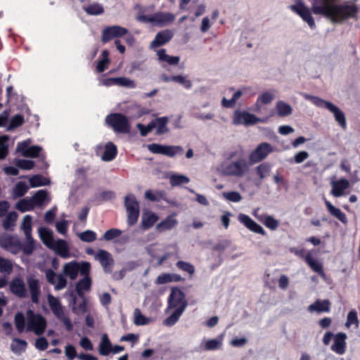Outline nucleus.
<instances>
[{"mask_svg":"<svg viewBox=\"0 0 360 360\" xmlns=\"http://www.w3.org/2000/svg\"><path fill=\"white\" fill-rule=\"evenodd\" d=\"M259 120L254 115L245 111L236 110L234 112L233 122L234 124L250 125L258 122Z\"/></svg>","mask_w":360,"mask_h":360,"instance_id":"obj_15","label":"nucleus"},{"mask_svg":"<svg viewBox=\"0 0 360 360\" xmlns=\"http://www.w3.org/2000/svg\"><path fill=\"white\" fill-rule=\"evenodd\" d=\"M18 214L15 212H9L3 221V226L6 230H12L15 226L18 219Z\"/></svg>","mask_w":360,"mask_h":360,"instance_id":"obj_42","label":"nucleus"},{"mask_svg":"<svg viewBox=\"0 0 360 360\" xmlns=\"http://www.w3.org/2000/svg\"><path fill=\"white\" fill-rule=\"evenodd\" d=\"M271 169V165L268 163H262L256 167L257 174L261 179L269 176Z\"/></svg>","mask_w":360,"mask_h":360,"instance_id":"obj_57","label":"nucleus"},{"mask_svg":"<svg viewBox=\"0 0 360 360\" xmlns=\"http://www.w3.org/2000/svg\"><path fill=\"white\" fill-rule=\"evenodd\" d=\"M273 151V147L267 143L259 144L250 155L249 159L251 163H257Z\"/></svg>","mask_w":360,"mask_h":360,"instance_id":"obj_11","label":"nucleus"},{"mask_svg":"<svg viewBox=\"0 0 360 360\" xmlns=\"http://www.w3.org/2000/svg\"><path fill=\"white\" fill-rule=\"evenodd\" d=\"M183 311V307L176 309L164 321V324L169 326H173L179 320Z\"/></svg>","mask_w":360,"mask_h":360,"instance_id":"obj_50","label":"nucleus"},{"mask_svg":"<svg viewBox=\"0 0 360 360\" xmlns=\"http://www.w3.org/2000/svg\"><path fill=\"white\" fill-rule=\"evenodd\" d=\"M31 140L27 139L17 145V151L26 158H37L42 148L38 146H30Z\"/></svg>","mask_w":360,"mask_h":360,"instance_id":"obj_12","label":"nucleus"},{"mask_svg":"<svg viewBox=\"0 0 360 360\" xmlns=\"http://www.w3.org/2000/svg\"><path fill=\"white\" fill-rule=\"evenodd\" d=\"M28 191V186L25 182H18L13 188V195L14 198H19L23 196Z\"/></svg>","mask_w":360,"mask_h":360,"instance_id":"obj_55","label":"nucleus"},{"mask_svg":"<svg viewBox=\"0 0 360 360\" xmlns=\"http://www.w3.org/2000/svg\"><path fill=\"white\" fill-rule=\"evenodd\" d=\"M290 8L297 13L311 28L316 27L315 22L311 16L310 10L306 7L303 4L299 3L290 6Z\"/></svg>","mask_w":360,"mask_h":360,"instance_id":"obj_16","label":"nucleus"},{"mask_svg":"<svg viewBox=\"0 0 360 360\" xmlns=\"http://www.w3.org/2000/svg\"><path fill=\"white\" fill-rule=\"evenodd\" d=\"M330 303L328 300H317L314 304L309 306L308 310L310 312H328L330 310Z\"/></svg>","mask_w":360,"mask_h":360,"instance_id":"obj_32","label":"nucleus"},{"mask_svg":"<svg viewBox=\"0 0 360 360\" xmlns=\"http://www.w3.org/2000/svg\"><path fill=\"white\" fill-rule=\"evenodd\" d=\"M221 169L226 175L240 177L248 171V164L245 159L241 158L236 162L224 163Z\"/></svg>","mask_w":360,"mask_h":360,"instance_id":"obj_7","label":"nucleus"},{"mask_svg":"<svg viewBox=\"0 0 360 360\" xmlns=\"http://www.w3.org/2000/svg\"><path fill=\"white\" fill-rule=\"evenodd\" d=\"M186 307V302L184 300V293L179 289H172L169 298V307L175 309L183 307L184 310Z\"/></svg>","mask_w":360,"mask_h":360,"instance_id":"obj_19","label":"nucleus"},{"mask_svg":"<svg viewBox=\"0 0 360 360\" xmlns=\"http://www.w3.org/2000/svg\"><path fill=\"white\" fill-rule=\"evenodd\" d=\"M136 20L141 22L151 23L158 27H165L169 25L175 19V15L169 12H158L152 15H146V8L136 6Z\"/></svg>","mask_w":360,"mask_h":360,"instance_id":"obj_2","label":"nucleus"},{"mask_svg":"<svg viewBox=\"0 0 360 360\" xmlns=\"http://www.w3.org/2000/svg\"><path fill=\"white\" fill-rule=\"evenodd\" d=\"M274 94L271 91H266L261 94L255 105L254 110L256 112L260 111L261 105L271 103L274 98Z\"/></svg>","mask_w":360,"mask_h":360,"instance_id":"obj_31","label":"nucleus"},{"mask_svg":"<svg viewBox=\"0 0 360 360\" xmlns=\"http://www.w3.org/2000/svg\"><path fill=\"white\" fill-rule=\"evenodd\" d=\"M9 287L11 292L20 298H25L27 296L26 285L22 278H13L11 281Z\"/></svg>","mask_w":360,"mask_h":360,"instance_id":"obj_20","label":"nucleus"},{"mask_svg":"<svg viewBox=\"0 0 360 360\" xmlns=\"http://www.w3.org/2000/svg\"><path fill=\"white\" fill-rule=\"evenodd\" d=\"M39 236L43 243L48 247L50 248L53 242L56 240L53 238V232L44 227H41L38 230Z\"/></svg>","mask_w":360,"mask_h":360,"instance_id":"obj_34","label":"nucleus"},{"mask_svg":"<svg viewBox=\"0 0 360 360\" xmlns=\"http://www.w3.org/2000/svg\"><path fill=\"white\" fill-rule=\"evenodd\" d=\"M276 108L278 115L282 117L289 115L292 112L291 107L283 101H278Z\"/></svg>","mask_w":360,"mask_h":360,"instance_id":"obj_51","label":"nucleus"},{"mask_svg":"<svg viewBox=\"0 0 360 360\" xmlns=\"http://www.w3.org/2000/svg\"><path fill=\"white\" fill-rule=\"evenodd\" d=\"M8 136L0 135V159L4 158L8 153Z\"/></svg>","mask_w":360,"mask_h":360,"instance_id":"obj_58","label":"nucleus"},{"mask_svg":"<svg viewBox=\"0 0 360 360\" xmlns=\"http://www.w3.org/2000/svg\"><path fill=\"white\" fill-rule=\"evenodd\" d=\"M177 224V220L174 218V215L169 216L164 221H161L157 225L156 229L162 232L169 230Z\"/></svg>","mask_w":360,"mask_h":360,"instance_id":"obj_37","label":"nucleus"},{"mask_svg":"<svg viewBox=\"0 0 360 360\" xmlns=\"http://www.w3.org/2000/svg\"><path fill=\"white\" fill-rule=\"evenodd\" d=\"M134 323L136 326L146 325L150 322V319L146 317L141 314L139 309H136L134 312Z\"/></svg>","mask_w":360,"mask_h":360,"instance_id":"obj_54","label":"nucleus"},{"mask_svg":"<svg viewBox=\"0 0 360 360\" xmlns=\"http://www.w3.org/2000/svg\"><path fill=\"white\" fill-rule=\"evenodd\" d=\"M117 155V148L111 142L108 143L105 146L103 155H102V160L104 161H111Z\"/></svg>","mask_w":360,"mask_h":360,"instance_id":"obj_38","label":"nucleus"},{"mask_svg":"<svg viewBox=\"0 0 360 360\" xmlns=\"http://www.w3.org/2000/svg\"><path fill=\"white\" fill-rule=\"evenodd\" d=\"M147 147L153 153L162 154L169 157H173L183 152V149L179 146H167L158 143H152L148 145Z\"/></svg>","mask_w":360,"mask_h":360,"instance_id":"obj_13","label":"nucleus"},{"mask_svg":"<svg viewBox=\"0 0 360 360\" xmlns=\"http://www.w3.org/2000/svg\"><path fill=\"white\" fill-rule=\"evenodd\" d=\"M102 58L98 61L96 70L98 72H103L107 68L110 63L109 60V51L104 50L101 54Z\"/></svg>","mask_w":360,"mask_h":360,"instance_id":"obj_47","label":"nucleus"},{"mask_svg":"<svg viewBox=\"0 0 360 360\" xmlns=\"http://www.w3.org/2000/svg\"><path fill=\"white\" fill-rule=\"evenodd\" d=\"M345 326L347 328H349L352 326H354L355 328L359 327V320L356 310L352 309L348 313Z\"/></svg>","mask_w":360,"mask_h":360,"instance_id":"obj_56","label":"nucleus"},{"mask_svg":"<svg viewBox=\"0 0 360 360\" xmlns=\"http://www.w3.org/2000/svg\"><path fill=\"white\" fill-rule=\"evenodd\" d=\"M48 193L44 190L38 191L31 199L33 200L34 207L43 205L47 200Z\"/></svg>","mask_w":360,"mask_h":360,"instance_id":"obj_43","label":"nucleus"},{"mask_svg":"<svg viewBox=\"0 0 360 360\" xmlns=\"http://www.w3.org/2000/svg\"><path fill=\"white\" fill-rule=\"evenodd\" d=\"M165 81H174L175 82L179 83L182 84L185 88H190L191 86V82L190 80L187 79L186 77L178 75V76H173L170 78L165 77Z\"/></svg>","mask_w":360,"mask_h":360,"instance_id":"obj_61","label":"nucleus"},{"mask_svg":"<svg viewBox=\"0 0 360 360\" xmlns=\"http://www.w3.org/2000/svg\"><path fill=\"white\" fill-rule=\"evenodd\" d=\"M223 341V335L217 339L208 340L205 342V350H215L221 347Z\"/></svg>","mask_w":360,"mask_h":360,"instance_id":"obj_48","label":"nucleus"},{"mask_svg":"<svg viewBox=\"0 0 360 360\" xmlns=\"http://www.w3.org/2000/svg\"><path fill=\"white\" fill-rule=\"evenodd\" d=\"M304 96L306 98L310 100L316 106L326 108L333 112L336 121L338 122L340 125L344 129L346 128V120L345 115L337 106L333 105L332 103L323 101L316 96H311L308 95H305Z\"/></svg>","mask_w":360,"mask_h":360,"instance_id":"obj_5","label":"nucleus"},{"mask_svg":"<svg viewBox=\"0 0 360 360\" xmlns=\"http://www.w3.org/2000/svg\"><path fill=\"white\" fill-rule=\"evenodd\" d=\"M27 345L25 340L15 338L11 342V348L14 353L20 354L25 351Z\"/></svg>","mask_w":360,"mask_h":360,"instance_id":"obj_44","label":"nucleus"},{"mask_svg":"<svg viewBox=\"0 0 360 360\" xmlns=\"http://www.w3.org/2000/svg\"><path fill=\"white\" fill-rule=\"evenodd\" d=\"M158 59L162 62H166L169 65H176L179 62V57L170 56L166 53L165 49H160L157 51Z\"/></svg>","mask_w":360,"mask_h":360,"instance_id":"obj_40","label":"nucleus"},{"mask_svg":"<svg viewBox=\"0 0 360 360\" xmlns=\"http://www.w3.org/2000/svg\"><path fill=\"white\" fill-rule=\"evenodd\" d=\"M12 270V262L6 258L0 257V273L10 274Z\"/></svg>","mask_w":360,"mask_h":360,"instance_id":"obj_53","label":"nucleus"},{"mask_svg":"<svg viewBox=\"0 0 360 360\" xmlns=\"http://www.w3.org/2000/svg\"><path fill=\"white\" fill-rule=\"evenodd\" d=\"M16 209L21 212L31 211L34 208L33 200L31 198H25L19 200L15 206Z\"/></svg>","mask_w":360,"mask_h":360,"instance_id":"obj_41","label":"nucleus"},{"mask_svg":"<svg viewBox=\"0 0 360 360\" xmlns=\"http://www.w3.org/2000/svg\"><path fill=\"white\" fill-rule=\"evenodd\" d=\"M169 180L172 186H176L189 182V179L181 174H172L170 176Z\"/></svg>","mask_w":360,"mask_h":360,"instance_id":"obj_59","label":"nucleus"},{"mask_svg":"<svg viewBox=\"0 0 360 360\" xmlns=\"http://www.w3.org/2000/svg\"><path fill=\"white\" fill-rule=\"evenodd\" d=\"M0 246L13 254L18 253L22 248L20 240L8 234H3L0 237Z\"/></svg>","mask_w":360,"mask_h":360,"instance_id":"obj_10","label":"nucleus"},{"mask_svg":"<svg viewBox=\"0 0 360 360\" xmlns=\"http://www.w3.org/2000/svg\"><path fill=\"white\" fill-rule=\"evenodd\" d=\"M124 205L127 212L128 224L131 226L136 224L139 217V205L135 196L129 194L125 197Z\"/></svg>","mask_w":360,"mask_h":360,"instance_id":"obj_8","label":"nucleus"},{"mask_svg":"<svg viewBox=\"0 0 360 360\" xmlns=\"http://www.w3.org/2000/svg\"><path fill=\"white\" fill-rule=\"evenodd\" d=\"M83 8L88 14L90 15H99L103 13L104 11L103 6L97 3L84 6Z\"/></svg>","mask_w":360,"mask_h":360,"instance_id":"obj_52","label":"nucleus"},{"mask_svg":"<svg viewBox=\"0 0 360 360\" xmlns=\"http://www.w3.org/2000/svg\"><path fill=\"white\" fill-rule=\"evenodd\" d=\"M95 259L98 261L106 273H110L114 264L112 255L104 250H99L95 255Z\"/></svg>","mask_w":360,"mask_h":360,"instance_id":"obj_17","label":"nucleus"},{"mask_svg":"<svg viewBox=\"0 0 360 360\" xmlns=\"http://www.w3.org/2000/svg\"><path fill=\"white\" fill-rule=\"evenodd\" d=\"M346 338L345 333H339L333 337L334 342L331 345V349L338 354H342L345 352Z\"/></svg>","mask_w":360,"mask_h":360,"instance_id":"obj_24","label":"nucleus"},{"mask_svg":"<svg viewBox=\"0 0 360 360\" xmlns=\"http://www.w3.org/2000/svg\"><path fill=\"white\" fill-rule=\"evenodd\" d=\"M128 30L120 26H110L105 28L102 34V41L106 43L114 38H118L125 35Z\"/></svg>","mask_w":360,"mask_h":360,"instance_id":"obj_14","label":"nucleus"},{"mask_svg":"<svg viewBox=\"0 0 360 360\" xmlns=\"http://www.w3.org/2000/svg\"><path fill=\"white\" fill-rule=\"evenodd\" d=\"M324 202L327 210L332 216L337 218L343 224H346L347 222L346 214L344 212H342L339 208L333 206L332 203L327 200L326 199H324Z\"/></svg>","mask_w":360,"mask_h":360,"instance_id":"obj_30","label":"nucleus"},{"mask_svg":"<svg viewBox=\"0 0 360 360\" xmlns=\"http://www.w3.org/2000/svg\"><path fill=\"white\" fill-rule=\"evenodd\" d=\"M105 122L117 132L127 134L130 131L129 120L121 113H114L107 116Z\"/></svg>","mask_w":360,"mask_h":360,"instance_id":"obj_6","label":"nucleus"},{"mask_svg":"<svg viewBox=\"0 0 360 360\" xmlns=\"http://www.w3.org/2000/svg\"><path fill=\"white\" fill-rule=\"evenodd\" d=\"M304 260L314 271L318 273L322 277H325L322 264L314 258L310 252H307V255H304Z\"/></svg>","mask_w":360,"mask_h":360,"instance_id":"obj_28","label":"nucleus"},{"mask_svg":"<svg viewBox=\"0 0 360 360\" xmlns=\"http://www.w3.org/2000/svg\"><path fill=\"white\" fill-rule=\"evenodd\" d=\"M46 277L49 283L54 285L56 290H60L67 286V280L62 274H56L53 270L46 271Z\"/></svg>","mask_w":360,"mask_h":360,"instance_id":"obj_18","label":"nucleus"},{"mask_svg":"<svg viewBox=\"0 0 360 360\" xmlns=\"http://www.w3.org/2000/svg\"><path fill=\"white\" fill-rule=\"evenodd\" d=\"M311 11L313 13L322 15L333 22H342L355 17L358 8L351 1L335 4V0H311Z\"/></svg>","mask_w":360,"mask_h":360,"instance_id":"obj_1","label":"nucleus"},{"mask_svg":"<svg viewBox=\"0 0 360 360\" xmlns=\"http://www.w3.org/2000/svg\"><path fill=\"white\" fill-rule=\"evenodd\" d=\"M258 219L271 230L276 229L279 224L276 219L269 215H262L258 217Z\"/></svg>","mask_w":360,"mask_h":360,"instance_id":"obj_45","label":"nucleus"},{"mask_svg":"<svg viewBox=\"0 0 360 360\" xmlns=\"http://www.w3.org/2000/svg\"><path fill=\"white\" fill-rule=\"evenodd\" d=\"M158 220V217L153 212L147 211L142 215V226L144 229H148L153 226Z\"/></svg>","mask_w":360,"mask_h":360,"instance_id":"obj_33","label":"nucleus"},{"mask_svg":"<svg viewBox=\"0 0 360 360\" xmlns=\"http://www.w3.org/2000/svg\"><path fill=\"white\" fill-rule=\"evenodd\" d=\"M47 300L53 314L56 317L65 313L64 307L62 306L61 302L58 297H54L51 294H49L47 295Z\"/></svg>","mask_w":360,"mask_h":360,"instance_id":"obj_26","label":"nucleus"},{"mask_svg":"<svg viewBox=\"0 0 360 360\" xmlns=\"http://www.w3.org/2000/svg\"><path fill=\"white\" fill-rule=\"evenodd\" d=\"M79 238L81 240L91 243L96 239V233L90 230L85 231L78 234Z\"/></svg>","mask_w":360,"mask_h":360,"instance_id":"obj_62","label":"nucleus"},{"mask_svg":"<svg viewBox=\"0 0 360 360\" xmlns=\"http://www.w3.org/2000/svg\"><path fill=\"white\" fill-rule=\"evenodd\" d=\"M181 280V276L176 274H162L158 276L156 284L162 285L172 282H178Z\"/></svg>","mask_w":360,"mask_h":360,"instance_id":"obj_36","label":"nucleus"},{"mask_svg":"<svg viewBox=\"0 0 360 360\" xmlns=\"http://www.w3.org/2000/svg\"><path fill=\"white\" fill-rule=\"evenodd\" d=\"M103 84L106 86L119 85L129 88H134L136 86L135 82L133 80H131L126 77L110 78L106 79L103 82Z\"/></svg>","mask_w":360,"mask_h":360,"instance_id":"obj_29","label":"nucleus"},{"mask_svg":"<svg viewBox=\"0 0 360 360\" xmlns=\"http://www.w3.org/2000/svg\"><path fill=\"white\" fill-rule=\"evenodd\" d=\"M21 229L23 231L26 238H30L32 232V217L26 215L24 217L21 224Z\"/></svg>","mask_w":360,"mask_h":360,"instance_id":"obj_49","label":"nucleus"},{"mask_svg":"<svg viewBox=\"0 0 360 360\" xmlns=\"http://www.w3.org/2000/svg\"><path fill=\"white\" fill-rule=\"evenodd\" d=\"M27 283L28 285L31 300L33 303L37 304L39 302V296L41 294L39 281L34 276H29L27 278Z\"/></svg>","mask_w":360,"mask_h":360,"instance_id":"obj_22","label":"nucleus"},{"mask_svg":"<svg viewBox=\"0 0 360 360\" xmlns=\"http://www.w3.org/2000/svg\"><path fill=\"white\" fill-rule=\"evenodd\" d=\"M15 165L22 169L30 170L34 166V162L32 160L18 159L15 160Z\"/></svg>","mask_w":360,"mask_h":360,"instance_id":"obj_64","label":"nucleus"},{"mask_svg":"<svg viewBox=\"0 0 360 360\" xmlns=\"http://www.w3.org/2000/svg\"><path fill=\"white\" fill-rule=\"evenodd\" d=\"M112 345L106 334L103 335L99 344L98 351L100 354L107 356L111 352Z\"/></svg>","mask_w":360,"mask_h":360,"instance_id":"obj_39","label":"nucleus"},{"mask_svg":"<svg viewBox=\"0 0 360 360\" xmlns=\"http://www.w3.org/2000/svg\"><path fill=\"white\" fill-rule=\"evenodd\" d=\"M82 278L76 285V290L80 297H84L85 292L89 291L91 286V279L89 274H82Z\"/></svg>","mask_w":360,"mask_h":360,"instance_id":"obj_27","label":"nucleus"},{"mask_svg":"<svg viewBox=\"0 0 360 360\" xmlns=\"http://www.w3.org/2000/svg\"><path fill=\"white\" fill-rule=\"evenodd\" d=\"M167 122L168 118L167 117H159L151 122L153 129H156L157 134H162L168 131L167 128Z\"/></svg>","mask_w":360,"mask_h":360,"instance_id":"obj_35","label":"nucleus"},{"mask_svg":"<svg viewBox=\"0 0 360 360\" xmlns=\"http://www.w3.org/2000/svg\"><path fill=\"white\" fill-rule=\"evenodd\" d=\"M246 90L247 89H243L242 91H237L236 92L234 93L233 97L230 100L224 98L222 100L223 106L226 108L232 107L235 104L236 101L240 97V96L243 94H245Z\"/></svg>","mask_w":360,"mask_h":360,"instance_id":"obj_60","label":"nucleus"},{"mask_svg":"<svg viewBox=\"0 0 360 360\" xmlns=\"http://www.w3.org/2000/svg\"><path fill=\"white\" fill-rule=\"evenodd\" d=\"M15 324L19 333L24 331L25 328V319L22 313H18L15 316Z\"/></svg>","mask_w":360,"mask_h":360,"instance_id":"obj_63","label":"nucleus"},{"mask_svg":"<svg viewBox=\"0 0 360 360\" xmlns=\"http://www.w3.org/2000/svg\"><path fill=\"white\" fill-rule=\"evenodd\" d=\"M238 220L249 230L257 233H260L262 235L266 234L264 229L255 221H253L248 215L245 214H240L238 215Z\"/></svg>","mask_w":360,"mask_h":360,"instance_id":"obj_23","label":"nucleus"},{"mask_svg":"<svg viewBox=\"0 0 360 360\" xmlns=\"http://www.w3.org/2000/svg\"><path fill=\"white\" fill-rule=\"evenodd\" d=\"M173 37V32L169 30H165L157 34L155 39L151 42L152 48L158 47L167 43Z\"/></svg>","mask_w":360,"mask_h":360,"instance_id":"obj_25","label":"nucleus"},{"mask_svg":"<svg viewBox=\"0 0 360 360\" xmlns=\"http://www.w3.org/2000/svg\"><path fill=\"white\" fill-rule=\"evenodd\" d=\"M330 194L335 198L347 195V191L350 187V183L347 179L344 178L336 179L335 176L330 179Z\"/></svg>","mask_w":360,"mask_h":360,"instance_id":"obj_9","label":"nucleus"},{"mask_svg":"<svg viewBox=\"0 0 360 360\" xmlns=\"http://www.w3.org/2000/svg\"><path fill=\"white\" fill-rule=\"evenodd\" d=\"M26 323L27 331H32L37 335L43 334L46 328L45 318L39 314L34 313L32 310L27 311Z\"/></svg>","mask_w":360,"mask_h":360,"instance_id":"obj_3","label":"nucleus"},{"mask_svg":"<svg viewBox=\"0 0 360 360\" xmlns=\"http://www.w3.org/2000/svg\"><path fill=\"white\" fill-rule=\"evenodd\" d=\"M49 248L63 258L67 259L71 257L69 245L64 240H56Z\"/></svg>","mask_w":360,"mask_h":360,"instance_id":"obj_21","label":"nucleus"},{"mask_svg":"<svg viewBox=\"0 0 360 360\" xmlns=\"http://www.w3.org/2000/svg\"><path fill=\"white\" fill-rule=\"evenodd\" d=\"M91 264L86 262H77L72 261L64 264L63 272L65 276L69 277L71 280H75L79 273L82 274H90Z\"/></svg>","mask_w":360,"mask_h":360,"instance_id":"obj_4","label":"nucleus"},{"mask_svg":"<svg viewBox=\"0 0 360 360\" xmlns=\"http://www.w3.org/2000/svg\"><path fill=\"white\" fill-rule=\"evenodd\" d=\"M49 184V179L40 174L34 175L30 178V184L32 188L46 186Z\"/></svg>","mask_w":360,"mask_h":360,"instance_id":"obj_46","label":"nucleus"}]
</instances>
